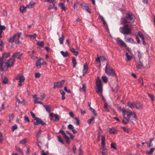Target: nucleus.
<instances>
[{
    "instance_id": "obj_1",
    "label": "nucleus",
    "mask_w": 155,
    "mask_h": 155,
    "mask_svg": "<svg viewBox=\"0 0 155 155\" xmlns=\"http://www.w3.org/2000/svg\"><path fill=\"white\" fill-rule=\"evenodd\" d=\"M15 60L12 58H10L8 60L7 62L3 61H0V67L2 71L7 70L9 67L12 66L14 63Z\"/></svg>"
},
{
    "instance_id": "obj_2",
    "label": "nucleus",
    "mask_w": 155,
    "mask_h": 155,
    "mask_svg": "<svg viewBox=\"0 0 155 155\" xmlns=\"http://www.w3.org/2000/svg\"><path fill=\"white\" fill-rule=\"evenodd\" d=\"M124 23V26L123 27H121L120 28V32L124 35H129L132 32V30L131 28L130 27L132 25V24L130 23L128 24L126 23Z\"/></svg>"
},
{
    "instance_id": "obj_3",
    "label": "nucleus",
    "mask_w": 155,
    "mask_h": 155,
    "mask_svg": "<svg viewBox=\"0 0 155 155\" xmlns=\"http://www.w3.org/2000/svg\"><path fill=\"white\" fill-rule=\"evenodd\" d=\"M97 78H98V80H97L96 81V92L100 95L101 96L103 99L104 100L105 99L102 94L103 89L101 81L99 77H98Z\"/></svg>"
},
{
    "instance_id": "obj_4",
    "label": "nucleus",
    "mask_w": 155,
    "mask_h": 155,
    "mask_svg": "<svg viewBox=\"0 0 155 155\" xmlns=\"http://www.w3.org/2000/svg\"><path fill=\"white\" fill-rule=\"evenodd\" d=\"M134 18V16L133 13L131 12L127 13L125 17L123 19L122 22L128 24H132L130 21L133 20Z\"/></svg>"
},
{
    "instance_id": "obj_5",
    "label": "nucleus",
    "mask_w": 155,
    "mask_h": 155,
    "mask_svg": "<svg viewBox=\"0 0 155 155\" xmlns=\"http://www.w3.org/2000/svg\"><path fill=\"white\" fill-rule=\"evenodd\" d=\"M127 113L128 118L125 117V114L123 115V118L122 122L123 123L127 124L129 123L130 119V117L131 116V115H133V118H134L137 119V116L134 112H132L130 110V112L127 111Z\"/></svg>"
},
{
    "instance_id": "obj_6",
    "label": "nucleus",
    "mask_w": 155,
    "mask_h": 155,
    "mask_svg": "<svg viewBox=\"0 0 155 155\" xmlns=\"http://www.w3.org/2000/svg\"><path fill=\"white\" fill-rule=\"evenodd\" d=\"M22 33L21 32H18L17 33L15 34L13 36L9 38L8 40V41L9 43H12L14 41L16 43L19 44L20 42L19 41V39Z\"/></svg>"
},
{
    "instance_id": "obj_7",
    "label": "nucleus",
    "mask_w": 155,
    "mask_h": 155,
    "mask_svg": "<svg viewBox=\"0 0 155 155\" xmlns=\"http://www.w3.org/2000/svg\"><path fill=\"white\" fill-rule=\"evenodd\" d=\"M31 115L33 118H34V120H36V121H34L33 120L31 121L33 123L34 125L35 126L38 125L40 124L42 125L46 124L39 117H36L35 114L32 111L30 112Z\"/></svg>"
},
{
    "instance_id": "obj_8",
    "label": "nucleus",
    "mask_w": 155,
    "mask_h": 155,
    "mask_svg": "<svg viewBox=\"0 0 155 155\" xmlns=\"http://www.w3.org/2000/svg\"><path fill=\"white\" fill-rule=\"evenodd\" d=\"M105 71L107 75L109 76H115L116 78H117L116 73L108 63H107L106 65Z\"/></svg>"
},
{
    "instance_id": "obj_9",
    "label": "nucleus",
    "mask_w": 155,
    "mask_h": 155,
    "mask_svg": "<svg viewBox=\"0 0 155 155\" xmlns=\"http://www.w3.org/2000/svg\"><path fill=\"white\" fill-rule=\"evenodd\" d=\"M49 118L50 120H54L55 121H58L59 120V117L57 114H53L50 113L49 114Z\"/></svg>"
},
{
    "instance_id": "obj_10",
    "label": "nucleus",
    "mask_w": 155,
    "mask_h": 155,
    "mask_svg": "<svg viewBox=\"0 0 155 155\" xmlns=\"http://www.w3.org/2000/svg\"><path fill=\"white\" fill-rule=\"evenodd\" d=\"M139 63H137L136 66L138 69H141L143 67V60L141 59V57L139 56Z\"/></svg>"
},
{
    "instance_id": "obj_11",
    "label": "nucleus",
    "mask_w": 155,
    "mask_h": 155,
    "mask_svg": "<svg viewBox=\"0 0 155 155\" xmlns=\"http://www.w3.org/2000/svg\"><path fill=\"white\" fill-rule=\"evenodd\" d=\"M22 53H21L19 52H16L13 54L12 57H16L17 58L21 59V56L23 55Z\"/></svg>"
},
{
    "instance_id": "obj_12",
    "label": "nucleus",
    "mask_w": 155,
    "mask_h": 155,
    "mask_svg": "<svg viewBox=\"0 0 155 155\" xmlns=\"http://www.w3.org/2000/svg\"><path fill=\"white\" fill-rule=\"evenodd\" d=\"M10 53L9 52H6L3 54L2 57L0 58V61H4L6 60V58L10 56Z\"/></svg>"
},
{
    "instance_id": "obj_13",
    "label": "nucleus",
    "mask_w": 155,
    "mask_h": 155,
    "mask_svg": "<svg viewBox=\"0 0 155 155\" xmlns=\"http://www.w3.org/2000/svg\"><path fill=\"white\" fill-rule=\"evenodd\" d=\"M15 79L18 80H19V82H23L25 80L24 76L21 74H18L17 76L15 77Z\"/></svg>"
},
{
    "instance_id": "obj_14",
    "label": "nucleus",
    "mask_w": 155,
    "mask_h": 155,
    "mask_svg": "<svg viewBox=\"0 0 155 155\" xmlns=\"http://www.w3.org/2000/svg\"><path fill=\"white\" fill-rule=\"evenodd\" d=\"M107 150L105 146H102L100 149V152L102 155H107Z\"/></svg>"
},
{
    "instance_id": "obj_15",
    "label": "nucleus",
    "mask_w": 155,
    "mask_h": 155,
    "mask_svg": "<svg viewBox=\"0 0 155 155\" xmlns=\"http://www.w3.org/2000/svg\"><path fill=\"white\" fill-rule=\"evenodd\" d=\"M84 68L83 70V75L84 76L87 73L88 69V65L87 64H85L84 65Z\"/></svg>"
},
{
    "instance_id": "obj_16",
    "label": "nucleus",
    "mask_w": 155,
    "mask_h": 155,
    "mask_svg": "<svg viewBox=\"0 0 155 155\" xmlns=\"http://www.w3.org/2000/svg\"><path fill=\"white\" fill-rule=\"evenodd\" d=\"M81 8L83 10H86L88 12L91 13V12L89 10V6L85 4H82L81 5Z\"/></svg>"
},
{
    "instance_id": "obj_17",
    "label": "nucleus",
    "mask_w": 155,
    "mask_h": 155,
    "mask_svg": "<svg viewBox=\"0 0 155 155\" xmlns=\"http://www.w3.org/2000/svg\"><path fill=\"white\" fill-rule=\"evenodd\" d=\"M117 44L120 46L124 47L126 45L122 40L119 39L116 41Z\"/></svg>"
},
{
    "instance_id": "obj_18",
    "label": "nucleus",
    "mask_w": 155,
    "mask_h": 155,
    "mask_svg": "<svg viewBox=\"0 0 155 155\" xmlns=\"http://www.w3.org/2000/svg\"><path fill=\"white\" fill-rule=\"evenodd\" d=\"M65 80H63L59 82H56V84L57 87L59 88H62L63 86V84H64Z\"/></svg>"
},
{
    "instance_id": "obj_19",
    "label": "nucleus",
    "mask_w": 155,
    "mask_h": 155,
    "mask_svg": "<svg viewBox=\"0 0 155 155\" xmlns=\"http://www.w3.org/2000/svg\"><path fill=\"white\" fill-rule=\"evenodd\" d=\"M118 130L114 127L111 128H109V132L112 134H117V131Z\"/></svg>"
},
{
    "instance_id": "obj_20",
    "label": "nucleus",
    "mask_w": 155,
    "mask_h": 155,
    "mask_svg": "<svg viewBox=\"0 0 155 155\" xmlns=\"http://www.w3.org/2000/svg\"><path fill=\"white\" fill-rule=\"evenodd\" d=\"M43 60L44 59L40 58L38 60V62L36 63V66L38 68H41V61H43Z\"/></svg>"
},
{
    "instance_id": "obj_21",
    "label": "nucleus",
    "mask_w": 155,
    "mask_h": 155,
    "mask_svg": "<svg viewBox=\"0 0 155 155\" xmlns=\"http://www.w3.org/2000/svg\"><path fill=\"white\" fill-rule=\"evenodd\" d=\"M43 106L45 108L46 111L50 113L51 111V107L49 105H46V106L43 105Z\"/></svg>"
},
{
    "instance_id": "obj_22",
    "label": "nucleus",
    "mask_w": 155,
    "mask_h": 155,
    "mask_svg": "<svg viewBox=\"0 0 155 155\" xmlns=\"http://www.w3.org/2000/svg\"><path fill=\"white\" fill-rule=\"evenodd\" d=\"M135 107L137 109L140 110L142 109V104H141L140 103H138L136 104Z\"/></svg>"
},
{
    "instance_id": "obj_23",
    "label": "nucleus",
    "mask_w": 155,
    "mask_h": 155,
    "mask_svg": "<svg viewBox=\"0 0 155 155\" xmlns=\"http://www.w3.org/2000/svg\"><path fill=\"white\" fill-rule=\"evenodd\" d=\"M82 87L80 88L79 91L81 92H86V88L85 84L84 83L83 84H82Z\"/></svg>"
},
{
    "instance_id": "obj_24",
    "label": "nucleus",
    "mask_w": 155,
    "mask_h": 155,
    "mask_svg": "<svg viewBox=\"0 0 155 155\" xmlns=\"http://www.w3.org/2000/svg\"><path fill=\"white\" fill-rule=\"evenodd\" d=\"M102 132V131L101 129H100L98 130V132L97 136V140L98 141H100V138L101 136V134Z\"/></svg>"
},
{
    "instance_id": "obj_25",
    "label": "nucleus",
    "mask_w": 155,
    "mask_h": 155,
    "mask_svg": "<svg viewBox=\"0 0 155 155\" xmlns=\"http://www.w3.org/2000/svg\"><path fill=\"white\" fill-rule=\"evenodd\" d=\"M58 5L61 7L62 10L64 11H66L65 7L64 6V3H60Z\"/></svg>"
},
{
    "instance_id": "obj_26",
    "label": "nucleus",
    "mask_w": 155,
    "mask_h": 155,
    "mask_svg": "<svg viewBox=\"0 0 155 155\" xmlns=\"http://www.w3.org/2000/svg\"><path fill=\"white\" fill-rule=\"evenodd\" d=\"M105 137L104 136H102L101 138V144L102 146H105Z\"/></svg>"
},
{
    "instance_id": "obj_27",
    "label": "nucleus",
    "mask_w": 155,
    "mask_h": 155,
    "mask_svg": "<svg viewBox=\"0 0 155 155\" xmlns=\"http://www.w3.org/2000/svg\"><path fill=\"white\" fill-rule=\"evenodd\" d=\"M60 53L62 55V56L64 57H66L67 56H69L68 52L67 51L64 52L63 51H61Z\"/></svg>"
},
{
    "instance_id": "obj_28",
    "label": "nucleus",
    "mask_w": 155,
    "mask_h": 155,
    "mask_svg": "<svg viewBox=\"0 0 155 155\" xmlns=\"http://www.w3.org/2000/svg\"><path fill=\"white\" fill-rule=\"evenodd\" d=\"M72 62L73 64V68H75L77 64V62L76 61V59L74 57H72Z\"/></svg>"
},
{
    "instance_id": "obj_29",
    "label": "nucleus",
    "mask_w": 155,
    "mask_h": 155,
    "mask_svg": "<svg viewBox=\"0 0 155 155\" xmlns=\"http://www.w3.org/2000/svg\"><path fill=\"white\" fill-rule=\"evenodd\" d=\"M28 8V7H27V6L26 7H21L20 8V12L21 13H23L25 12L26 11V8Z\"/></svg>"
},
{
    "instance_id": "obj_30",
    "label": "nucleus",
    "mask_w": 155,
    "mask_h": 155,
    "mask_svg": "<svg viewBox=\"0 0 155 155\" xmlns=\"http://www.w3.org/2000/svg\"><path fill=\"white\" fill-rule=\"evenodd\" d=\"M127 106L131 109L135 107L136 104H134L132 102H130L128 103Z\"/></svg>"
},
{
    "instance_id": "obj_31",
    "label": "nucleus",
    "mask_w": 155,
    "mask_h": 155,
    "mask_svg": "<svg viewBox=\"0 0 155 155\" xmlns=\"http://www.w3.org/2000/svg\"><path fill=\"white\" fill-rule=\"evenodd\" d=\"M28 35L29 37L33 39H35L37 36V35L35 33L33 34L32 35Z\"/></svg>"
},
{
    "instance_id": "obj_32",
    "label": "nucleus",
    "mask_w": 155,
    "mask_h": 155,
    "mask_svg": "<svg viewBox=\"0 0 155 155\" xmlns=\"http://www.w3.org/2000/svg\"><path fill=\"white\" fill-rule=\"evenodd\" d=\"M64 39V36L63 35H62L61 37L59 38V42L60 44H63V41Z\"/></svg>"
},
{
    "instance_id": "obj_33",
    "label": "nucleus",
    "mask_w": 155,
    "mask_h": 155,
    "mask_svg": "<svg viewBox=\"0 0 155 155\" xmlns=\"http://www.w3.org/2000/svg\"><path fill=\"white\" fill-rule=\"evenodd\" d=\"M27 142L26 139L24 138L20 141L19 143L22 144H25L27 143Z\"/></svg>"
},
{
    "instance_id": "obj_34",
    "label": "nucleus",
    "mask_w": 155,
    "mask_h": 155,
    "mask_svg": "<svg viewBox=\"0 0 155 155\" xmlns=\"http://www.w3.org/2000/svg\"><path fill=\"white\" fill-rule=\"evenodd\" d=\"M138 34L140 37L141 38L142 40L144 39V36L142 34L141 32L139 31Z\"/></svg>"
},
{
    "instance_id": "obj_35",
    "label": "nucleus",
    "mask_w": 155,
    "mask_h": 155,
    "mask_svg": "<svg viewBox=\"0 0 155 155\" xmlns=\"http://www.w3.org/2000/svg\"><path fill=\"white\" fill-rule=\"evenodd\" d=\"M35 3L33 2H30V5H27V7H28V8H33L32 5L35 4Z\"/></svg>"
},
{
    "instance_id": "obj_36",
    "label": "nucleus",
    "mask_w": 155,
    "mask_h": 155,
    "mask_svg": "<svg viewBox=\"0 0 155 155\" xmlns=\"http://www.w3.org/2000/svg\"><path fill=\"white\" fill-rule=\"evenodd\" d=\"M101 79L104 83H107V78L106 76H102L101 78Z\"/></svg>"
},
{
    "instance_id": "obj_37",
    "label": "nucleus",
    "mask_w": 155,
    "mask_h": 155,
    "mask_svg": "<svg viewBox=\"0 0 155 155\" xmlns=\"http://www.w3.org/2000/svg\"><path fill=\"white\" fill-rule=\"evenodd\" d=\"M111 148L114 149L115 150H117V148L116 147V144L114 143H112L110 144Z\"/></svg>"
},
{
    "instance_id": "obj_38",
    "label": "nucleus",
    "mask_w": 155,
    "mask_h": 155,
    "mask_svg": "<svg viewBox=\"0 0 155 155\" xmlns=\"http://www.w3.org/2000/svg\"><path fill=\"white\" fill-rule=\"evenodd\" d=\"M155 150V148L153 147L151 148L150 150L149 151L147 152V153L149 154H151L154 151V150Z\"/></svg>"
},
{
    "instance_id": "obj_39",
    "label": "nucleus",
    "mask_w": 155,
    "mask_h": 155,
    "mask_svg": "<svg viewBox=\"0 0 155 155\" xmlns=\"http://www.w3.org/2000/svg\"><path fill=\"white\" fill-rule=\"evenodd\" d=\"M57 138H58V141L60 142L61 143H62L63 144H64V141H63V140L61 138V136H58Z\"/></svg>"
},
{
    "instance_id": "obj_40",
    "label": "nucleus",
    "mask_w": 155,
    "mask_h": 155,
    "mask_svg": "<svg viewBox=\"0 0 155 155\" xmlns=\"http://www.w3.org/2000/svg\"><path fill=\"white\" fill-rule=\"evenodd\" d=\"M126 55L127 58V61H130L132 58L131 57L128 55V53L126 52Z\"/></svg>"
},
{
    "instance_id": "obj_41",
    "label": "nucleus",
    "mask_w": 155,
    "mask_h": 155,
    "mask_svg": "<svg viewBox=\"0 0 155 155\" xmlns=\"http://www.w3.org/2000/svg\"><path fill=\"white\" fill-rule=\"evenodd\" d=\"M94 118V117L92 116L91 118L87 120V122L89 124H91V122L93 120Z\"/></svg>"
},
{
    "instance_id": "obj_42",
    "label": "nucleus",
    "mask_w": 155,
    "mask_h": 155,
    "mask_svg": "<svg viewBox=\"0 0 155 155\" xmlns=\"http://www.w3.org/2000/svg\"><path fill=\"white\" fill-rule=\"evenodd\" d=\"M64 137L65 140H66V143L68 144H69L70 143V141L69 140V138L68 137V136L66 135L65 137Z\"/></svg>"
},
{
    "instance_id": "obj_43",
    "label": "nucleus",
    "mask_w": 155,
    "mask_h": 155,
    "mask_svg": "<svg viewBox=\"0 0 155 155\" xmlns=\"http://www.w3.org/2000/svg\"><path fill=\"white\" fill-rule=\"evenodd\" d=\"M126 41L127 42H131L134 41L131 38H126Z\"/></svg>"
},
{
    "instance_id": "obj_44",
    "label": "nucleus",
    "mask_w": 155,
    "mask_h": 155,
    "mask_svg": "<svg viewBox=\"0 0 155 155\" xmlns=\"http://www.w3.org/2000/svg\"><path fill=\"white\" fill-rule=\"evenodd\" d=\"M44 42L43 41L41 42H38L37 43V44L38 46L43 47L44 46Z\"/></svg>"
},
{
    "instance_id": "obj_45",
    "label": "nucleus",
    "mask_w": 155,
    "mask_h": 155,
    "mask_svg": "<svg viewBox=\"0 0 155 155\" xmlns=\"http://www.w3.org/2000/svg\"><path fill=\"white\" fill-rule=\"evenodd\" d=\"M38 98H35L34 100V103L35 104H43V102H41L40 101H38Z\"/></svg>"
},
{
    "instance_id": "obj_46",
    "label": "nucleus",
    "mask_w": 155,
    "mask_h": 155,
    "mask_svg": "<svg viewBox=\"0 0 155 155\" xmlns=\"http://www.w3.org/2000/svg\"><path fill=\"white\" fill-rule=\"evenodd\" d=\"M148 95L151 98L152 101H153L154 99V96L153 95H152L150 94H148Z\"/></svg>"
},
{
    "instance_id": "obj_47",
    "label": "nucleus",
    "mask_w": 155,
    "mask_h": 155,
    "mask_svg": "<svg viewBox=\"0 0 155 155\" xmlns=\"http://www.w3.org/2000/svg\"><path fill=\"white\" fill-rule=\"evenodd\" d=\"M68 128L70 130H72L74 129V126L71 124H69L68 127Z\"/></svg>"
},
{
    "instance_id": "obj_48",
    "label": "nucleus",
    "mask_w": 155,
    "mask_h": 155,
    "mask_svg": "<svg viewBox=\"0 0 155 155\" xmlns=\"http://www.w3.org/2000/svg\"><path fill=\"white\" fill-rule=\"evenodd\" d=\"M15 148L16 150H18V151H19L22 155H24V153L22 151V150L20 148H18L17 147H15Z\"/></svg>"
},
{
    "instance_id": "obj_49",
    "label": "nucleus",
    "mask_w": 155,
    "mask_h": 155,
    "mask_svg": "<svg viewBox=\"0 0 155 155\" xmlns=\"http://www.w3.org/2000/svg\"><path fill=\"white\" fill-rule=\"evenodd\" d=\"M18 126L16 124H15L14 125L12 126V131L14 132V131L17 129Z\"/></svg>"
},
{
    "instance_id": "obj_50",
    "label": "nucleus",
    "mask_w": 155,
    "mask_h": 155,
    "mask_svg": "<svg viewBox=\"0 0 155 155\" xmlns=\"http://www.w3.org/2000/svg\"><path fill=\"white\" fill-rule=\"evenodd\" d=\"M8 80L7 78L5 77L4 79V80H3L2 81V83L4 84H6L8 83Z\"/></svg>"
},
{
    "instance_id": "obj_51",
    "label": "nucleus",
    "mask_w": 155,
    "mask_h": 155,
    "mask_svg": "<svg viewBox=\"0 0 155 155\" xmlns=\"http://www.w3.org/2000/svg\"><path fill=\"white\" fill-rule=\"evenodd\" d=\"M64 91L66 92L69 93H71V92L70 89H68L67 87H64Z\"/></svg>"
},
{
    "instance_id": "obj_52",
    "label": "nucleus",
    "mask_w": 155,
    "mask_h": 155,
    "mask_svg": "<svg viewBox=\"0 0 155 155\" xmlns=\"http://www.w3.org/2000/svg\"><path fill=\"white\" fill-rule=\"evenodd\" d=\"M59 133L61 134H62L64 136V137H65V136H66L64 131L63 130H60V131H59Z\"/></svg>"
},
{
    "instance_id": "obj_53",
    "label": "nucleus",
    "mask_w": 155,
    "mask_h": 155,
    "mask_svg": "<svg viewBox=\"0 0 155 155\" xmlns=\"http://www.w3.org/2000/svg\"><path fill=\"white\" fill-rule=\"evenodd\" d=\"M122 129H123V131L127 133H128L129 131V130H128V129L125 128V127H122Z\"/></svg>"
},
{
    "instance_id": "obj_54",
    "label": "nucleus",
    "mask_w": 155,
    "mask_h": 155,
    "mask_svg": "<svg viewBox=\"0 0 155 155\" xmlns=\"http://www.w3.org/2000/svg\"><path fill=\"white\" fill-rule=\"evenodd\" d=\"M41 75L39 73H36L35 74V77L36 78H39L40 77Z\"/></svg>"
},
{
    "instance_id": "obj_55",
    "label": "nucleus",
    "mask_w": 155,
    "mask_h": 155,
    "mask_svg": "<svg viewBox=\"0 0 155 155\" xmlns=\"http://www.w3.org/2000/svg\"><path fill=\"white\" fill-rule=\"evenodd\" d=\"M75 120L76 121L77 125H79L80 124V121H79V120L78 119V118L76 117L75 118Z\"/></svg>"
},
{
    "instance_id": "obj_56",
    "label": "nucleus",
    "mask_w": 155,
    "mask_h": 155,
    "mask_svg": "<svg viewBox=\"0 0 155 155\" xmlns=\"http://www.w3.org/2000/svg\"><path fill=\"white\" fill-rule=\"evenodd\" d=\"M91 111L93 113V114L95 116H97V114L96 113V112L94 109H93V110H92Z\"/></svg>"
},
{
    "instance_id": "obj_57",
    "label": "nucleus",
    "mask_w": 155,
    "mask_h": 155,
    "mask_svg": "<svg viewBox=\"0 0 155 155\" xmlns=\"http://www.w3.org/2000/svg\"><path fill=\"white\" fill-rule=\"evenodd\" d=\"M139 81L141 84V85H143V81L142 78H140L139 80Z\"/></svg>"
},
{
    "instance_id": "obj_58",
    "label": "nucleus",
    "mask_w": 155,
    "mask_h": 155,
    "mask_svg": "<svg viewBox=\"0 0 155 155\" xmlns=\"http://www.w3.org/2000/svg\"><path fill=\"white\" fill-rule=\"evenodd\" d=\"M135 38L138 43L140 44V41L139 39V38L137 36L135 35Z\"/></svg>"
},
{
    "instance_id": "obj_59",
    "label": "nucleus",
    "mask_w": 155,
    "mask_h": 155,
    "mask_svg": "<svg viewBox=\"0 0 155 155\" xmlns=\"http://www.w3.org/2000/svg\"><path fill=\"white\" fill-rule=\"evenodd\" d=\"M124 47L125 48L126 50L128 51L129 52H131V50L127 46V45H126Z\"/></svg>"
},
{
    "instance_id": "obj_60",
    "label": "nucleus",
    "mask_w": 155,
    "mask_h": 155,
    "mask_svg": "<svg viewBox=\"0 0 155 155\" xmlns=\"http://www.w3.org/2000/svg\"><path fill=\"white\" fill-rule=\"evenodd\" d=\"M80 110L81 112V115L84 114L86 113V111L85 110H83L81 108H80Z\"/></svg>"
},
{
    "instance_id": "obj_61",
    "label": "nucleus",
    "mask_w": 155,
    "mask_h": 155,
    "mask_svg": "<svg viewBox=\"0 0 155 155\" xmlns=\"http://www.w3.org/2000/svg\"><path fill=\"white\" fill-rule=\"evenodd\" d=\"M24 119L25 120H26L28 122H30V120H29V119H28V118L26 116H24Z\"/></svg>"
},
{
    "instance_id": "obj_62",
    "label": "nucleus",
    "mask_w": 155,
    "mask_h": 155,
    "mask_svg": "<svg viewBox=\"0 0 155 155\" xmlns=\"http://www.w3.org/2000/svg\"><path fill=\"white\" fill-rule=\"evenodd\" d=\"M41 129H40L38 131L37 133V137H39L41 134Z\"/></svg>"
},
{
    "instance_id": "obj_63",
    "label": "nucleus",
    "mask_w": 155,
    "mask_h": 155,
    "mask_svg": "<svg viewBox=\"0 0 155 155\" xmlns=\"http://www.w3.org/2000/svg\"><path fill=\"white\" fill-rule=\"evenodd\" d=\"M60 92L61 94L62 95V96L65 95V93L63 90H60Z\"/></svg>"
},
{
    "instance_id": "obj_64",
    "label": "nucleus",
    "mask_w": 155,
    "mask_h": 155,
    "mask_svg": "<svg viewBox=\"0 0 155 155\" xmlns=\"http://www.w3.org/2000/svg\"><path fill=\"white\" fill-rule=\"evenodd\" d=\"M76 148L75 145H74L73 147V153L74 154L76 153Z\"/></svg>"
}]
</instances>
